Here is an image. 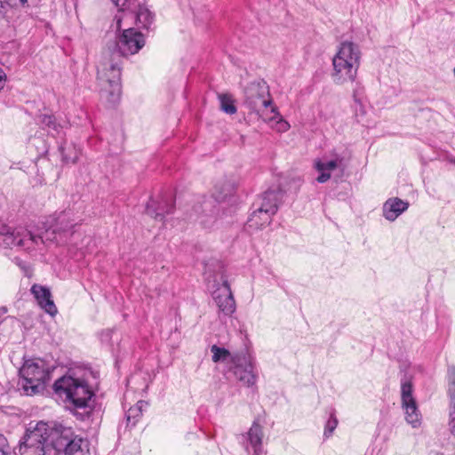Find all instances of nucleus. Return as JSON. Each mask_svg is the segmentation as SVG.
Instances as JSON below:
<instances>
[{
  "label": "nucleus",
  "instance_id": "obj_3",
  "mask_svg": "<svg viewBox=\"0 0 455 455\" xmlns=\"http://www.w3.org/2000/svg\"><path fill=\"white\" fill-rule=\"evenodd\" d=\"M360 50L357 44L352 42L340 44L338 52L332 59V80L337 84L347 82H355L360 66Z\"/></svg>",
  "mask_w": 455,
  "mask_h": 455
},
{
  "label": "nucleus",
  "instance_id": "obj_6",
  "mask_svg": "<svg viewBox=\"0 0 455 455\" xmlns=\"http://www.w3.org/2000/svg\"><path fill=\"white\" fill-rule=\"evenodd\" d=\"M52 448L57 455H90L89 441L62 425L52 429Z\"/></svg>",
  "mask_w": 455,
  "mask_h": 455
},
{
  "label": "nucleus",
  "instance_id": "obj_24",
  "mask_svg": "<svg viewBox=\"0 0 455 455\" xmlns=\"http://www.w3.org/2000/svg\"><path fill=\"white\" fill-rule=\"evenodd\" d=\"M327 413L329 415L328 419L326 420L324 426L323 435L325 438H329L336 429L338 426V419L336 416V410L333 407H330L327 409Z\"/></svg>",
  "mask_w": 455,
  "mask_h": 455
},
{
  "label": "nucleus",
  "instance_id": "obj_35",
  "mask_svg": "<svg viewBox=\"0 0 455 455\" xmlns=\"http://www.w3.org/2000/svg\"><path fill=\"white\" fill-rule=\"evenodd\" d=\"M262 8H263V9H265V8H266V3H265V2L262 4Z\"/></svg>",
  "mask_w": 455,
  "mask_h": 455
},
{
  "label": "nucleus",
  "instance_id": "obj_21",
  "mask_svg": "<svg viewBox=\"0 0 455 455\" xmlns=\"http://www.w3.org/2000/svg\"><path fill=\"white\" fill-rule=\"evenodd\" d=\"M409 207V203L398 197L387 199L383 204V216L386 220L394 221Z\"/></svg>",
  "mask_w": 455,
  "mask_h": 455
},
{
  "label": "nucleus",
  "instance_id": "obj_18",
  "mask_svg": "<svg viewBox=\"0 0 455 455\" xmlns=\"http://www.w3.org/2000/svg\"><path fill=\"white\" fill-rule=\"evenodd\" d=\"M30 292L35 298L38 306L51 316H55L58 313L57 307L52 298V292L49 287L34 283L30 288Z\"/></svg>",
  "mask_w": 455,
  "mask_h": 455
},
{
  "label": "nucleus",
  "instance_id": "obj_22",
  "mask_svg": "<svg viewBox=\"0 0 455 455\" xmlns=\"http://www.w3.org/2000/svg\"><path fill=\"white\" fill-rule=\"evenodd\" d=\"M342 164V159H331L329 161L316 160L315 162V168L320 172V175L316 178L319 183H325L331 178V172L340 167Z\"/></svg>",
  "mask_w": 455,
  "mask_h": 455
},
{
  "label": "nucleus",
  "instance_id": "obj_33",
  "mask_svg": "<svg viewBox=\"0 0 455 455\" xmlns=\"http://www.w3.org/2000/svg\"><path fill=\"white\" fill-rule=\"evenodd\" d=\"M7 313V308L5 307H0V323L2 322V316Z\"/></svg>",
  "mask_w": 455,
  "mask_h": 455
},
{
  "label": "nucleus",
  "instance_id": "obj_4",
  "mask_svg": "<svg viewBox=\"0 0 455 455\" xmlns=\"http://www.w3.org/2000/svg\"><path fill=\"white\" fill-rule=\"evenodd\" d=\"M53 391L60 397L65 396V402L75 409H87L94 396L92 388L83 378L64 375L55 380Z\"/></svg>",
  "mask_w": 455,
  "mask_h": 455
},
{
  "label": "nucleus",
  "instance_id": "obj_17",
  "mask_svg": "<svg viewBox=\"0 0 455 455\" xmlns=\"http://www.w3.org/2000/svg\"><path fill=\"white\" fill-rule=\"evenodd\" d=\"M446 395L448 398V427L455 436V365H448L446 374Z\"/></svg>",
  "mask_w": 455,
  "mask_h": 455
},
{
  "label": "nucleus",
  "instance_id": "obj_1",
  "mask_svg": "<svg viewBox=\"0 0 455 455\" xmlns=\"http://www.w3.org/2000/svg\"><path fill=\"white\" fill-rule=\"evenodd\" d=\"M71 210L55 212L43 221L37 232L23 227H12V232L5 241L9 242V249L32 251L45 242H55L59 244L68 243L75 234L73 228L77 221L73 218Z\"/></svg>",
  "mask_w": 455,
  "mask_h": 455
},
{
  "label": "nucleus",
  "instance_id": "obj_9",
  "mask_svg": "<svg viewBox=\"0 0 455 455\" xmlns=\"http://www.w3.org/2000/svg\"><path fill=\"white\" fill-rule=\"evenodd\" d=\"M234 187L229 183L223 185H215L214 192L211 198L202 197L199 204L193 207V212L197 216L196 220L204 228H210L216 220V215L219 212L215 203L230 201L234 195Z\"/></svg>",
  "mask_w": 455,
  "mask_h": 455
},
{
  "label": "nucleus",
  "instance_id": "obj_37",
  "mask_svg": "<svg viewBox=\"0 0 455 455\" xmlns=\"http://www.w3.org/2000/svg\"><path fill=\"white\" fill-rule=\"evenodd\" d=\"M453 73H454V76H455V67H454V69H453Z\"/></svg>",
  "mask_w": 455,
  "mask_h": 455
},
{
  "label": "nucleus",
  "instance_id": "obj_8",
  "mask_svg": "<svg viewBox=\"0 0 455 455\" xmlns=\"http://www.w3.org/2000/svg\"><path fill=\"white\" fill-rule=\"evenodd\" d=\"M48 423L39 421L34 427H28L20 440V455H45L47 449L52 447V429Z\"/></svg>",
  "mask_w": 455,
  "mask_h": 455
},
{
  "label": "nucleus",
  "instance_id": "obj_7",
  "mask_svg": "<svg viewBox=\"0 0 455 455\" xmlns=\"http://www.w3.org/2000/svg\"><path fill=\"white\" fill-rule=\"evenodd\" d=\"M121 65L113 60L100 63L98 67V80L100 83V97L109 107H115L122 93Z\"/></svg>",
  "mask_w": 455,
  "mask_h": 455
},
{
  "label": "nucleus",
  "instance_id": "obj_30",
  "mask_svg": "<svg viewBox=\"0 0 455 455\" xmlns=\"http://www.w3.org/2000/svg\"><path fill=\"white\" fill-rule=\"evenodd\" d=\"M363 87L359 82H355L353 88V98L355 102L360 103L363 96Z\"/></svg>",
  "mask_w": 455,
  "mask_h": 455
},
{
  "label": "nucleus",
  "instance_id": "obj_11",
  "mask_svg": "<svg viewBox=\"0 0 455 455\" xmlns=\"http://www.w3.org/2000/svg\"><path fill=\"white\" fill-rule=\"evenodd\" d=\"M413 377L404 371L401 378V403L405 414V420L412 427H419L421 424V414L417 401L413 396Z\"/></svg>",
  "mask_w": 455,
  "mask_h": 455
},
{
  "label": "nucleus",
  "instance_id": "obj_26",
  "mask_svg": "<svg viewBox=\"0 0 455 455\" xmlns=\"http://www.w3.org/2000/svg\"><path fill=\"white\" fill-rule=\"evenodd\" d=\"M220 109L228 115L235 114L237 108L235 105L234 100L228 94H220L219 96Z\"/></svg>",
  "mask_w": 455,
  "mask_h": 455
},
{
  "label": "nucleus",
  "instance_id": "obj_2",
  "mask_svg": "<svg viewBox=\"0 0 455 455\" xmlns=\"http://www.w3.org/2000/svg\"><path fill=\"white\" fill-rule=\"evenodd\" d=\"M211 352L212 353V361L214 363L227 362L229 360V371L232 372L241 383L249 387L255 385L257 375L254 372L252 357L247 348L230 353L229 350L225 347L213 345L211 347Z\"/></svg>",
  "mask_w": 455,
  "mask_h": 455
},
{
  "label": "nucleus",
  "instance_id": "obj_10",
  "mask_svg": "<svg viewBox=\"0 0 455 455\" xmlns=\"http://www.w3.org/2000/svg\"><path fill=\"white\" fill-rule=\"evenodd\" d=\"M113 4L120 7L119 14L115 16L116 29H121L122 22L130 15L135 19L138 28L150 29L154 23V13L144 4L145 0H111Z\"/></svg>",
  "mask_w": 455,
  "mask_h": 455
},
{
  "label": "nucleus",
  "instance_id": "obj_5",
  "mask_svg": "<svg viewBox=\"0 0 455 455\" xmlns=\"http://www.w3.org/2000/svg\"><path fill=\"white\" fill-rule=\"evenodd\" d=\"M19 384L26 395L42 392L51 379L52 371L41 358L26 359L19 370Z\"/></svg>",
  "mask_w": 455,
  "mask_h": 455
},
{
  "label": "nucleus",
  "instance_id": "obj_23",
  "mask_svg": "<svg viewBox=\"0 0 455 455\" xmlns=\"http://www.w3.org/2000/svg\"><path fill=\"white\" fill-rule=\"evenodd\" d=\"M63 163L75 164L79 157V149L73 144H68L66 141L59 147Z\"/></svg>",
  "mask_w": 455,
  "mask_h": 455
},
{
  "label": "nucleus",
  "instance_id": "obj_16",
  "mask_svg": "<svg viewBox=\"0 0 455 455\" xmlns=\"http://www.w3.org/2000/svg\"><path fill=\"white\" fill-rule=\"evenodd\" d=\"M284 191L280 186H272L262 193L253 203L255 206L264 211H270L268 213L274 216L283 201Z\"/></svg>",
  "mask_w": 455,
  "mask_h": 455
},
{
  "label": "nucleus",
  "instance_id": "obj_15",
  "mask_svg": "<svg viewBox=\"0 0 455 455\" xmlns=\"http://www.w3.org/2000/svg\"><path fill=\"white\" fill-rule=\"evenodd\" d=\"M212 297L219 308L220 314L224 316H231L235 313L236 305L227 279L222 280L221 283L216 284V289L212 291Z\"/></svg>",
  "mask_w": 455,
  "mask_h": 455
},
{
  "label": "nucleus",
  "instance_id": "obj_36",
  "mask_svg": "<svg viewBox=\"0 0 455 455\" xmlns=\"http://www.w3.org/2000/svg\"><path fill=\"white\" fill-rule=\"evenodd\" d=\"M107 332H108V336H109V335H110L111 331H110V330H108V331H107Z\"/></svg>",
  "mask_w": 455,
  "mask_h": 455
},
{
  "label": "nucleus",
  "instance_id": "obj_29",
  "mask_svg": "<svg viewBox=\"0 0 455 455\" xmlns=\"http://www.w3.org/2000/svg\"><path fill=\"white\" fill-rule=\"evenodd\" d=\"M12 449L9 445L7 438L0 434V455H10Z\"/></svg>",
  "mask_w": 455,
  "mask_h": 455
},
{
  "label": "nucleus",
  "instance_id": "obj_12",
  "mask_svg": "<svg viewBox=\"0 0 455 455\" xmlns=\"http://www.w3.org/2000/svg\"><path fill=\"white\" fill-rule=\"evenodd\" d=\"M243 104L251 112L256 113L271 106L272 99L267 83L263 80L250 83L244 88Z\"/></svg>",
  "mask_w": 455,
  "mask_h": 455
},
{
  "label": "nucleus",
  "instance_id": "obj_28",
  "mask_svg": "<svg viewBox=\"0 0 455 455\" xmlns=\"http://www.w3.org/2000/svg\"><path fill=\"white\" fill-rule=\"evenodd\" d=\"M12 232V227L4 224L0 220V247L8 248L9 249V242L5 241L7 235Z\"/></svg>",
  "mask_w": 455,
  "mask_h": 455
},
{
  "label": "nucleus",
  "instance_id": "obj_14",
  "mask_svg": "<svg viewBox=\"0 0 455 455\" xmlns=\"http://www.w3.org/2000/svg\"><path fill=\"white\" fill-rule=\"evenodd\" d=\"M175 207L171 191H163L158 199L151 197L146 204V213L156 220L164 221L166 215L173 212Z\"/></svg>",
  "mask_w": 455,
  "mask_h": 455
},
{
  "label": "nucleus",
  "instance_id": "obj_31",
  "mask_svg": "<svg viewBox=\"0 0 455 455\" xmlns=\"http://www.w3.org/2000/svg\"><path fill=\"white\" fill-rule=\"evenodd\" d=\"M6 3H3L0 1V16H4L6 13Z\"/></svg>",
  "mask_w": 455,
  "mask_h": 455
},
{
  "label": "nucleus",
  "instance_id": "obj_20",
  "mask_svg": "<svg viewBox=\"0 0 455 455\" xmlns=\"http://www.w3.org/2000/svg\"><path fill=\"white\" fill-rule=\"evenodd\" d=\"M252 212H251L248 220L246 222V228L250 230H259L266 226L269 225L272 221V215L264 211L262 208H259L252 204Z\"/></svg>",
  "mask_w": 455,
  "mask_h": 455
},
{
  "label": "nucleus",
  "instance_id": "obj_32",
  "mask_svg": "<svg viewBox=\"0 0 455 455\" xmlns=\"http://www.w3.org/2000/svg\"><path fill=\"white\" fill-rule=\"evenodd\" d=\"M78 415L82 420H84L90 417V411H86L85 413H79Z\"/></svg>",
  "mask_w": 455,
  "mask_h": 455
},
{
  "label": "nucleus",
  "instance_id": "obj_19",
  "mask_svg": "<svg viewBox=\"0 0 455 455\" xmlns=\"http://www.w3.org/2000/svg\"><path fill=\"white\" fill-rule=\"evenodd\" d=\"M263 429L259 425L258 419H254L250 429L244 435L246 444L244 446L246 451L250 454V447L253 451V455H263Z\"/></svg>",
  "mask_w": 455,
  "mask_h": 455
},
{
  "label": "nucleus",
  "instance_id": "obj_27",
  "mask_svg": "<svg viewBox=\"0 0 455 455\" xmlns=\"http://www.w3.org/2000/svg\"><path fill=\"white\" fill-rule=\"evenodd\" d=\"M141 415L140 408H130L125 413L126 427L135 426L138 418Z\"/></svg>",
  "mask_w": 455,
  "mask_h": 455
},
{
  "label": "nucleus",
  "instance_id": "obj_25",
  "mask_svg": "<svg viewBox=\"0 0 455 455\" xmlns=\"http://www.w3.org/2000/svg\"><path fill=\"white\" fill-rule=\"evenodd\" d=\"M38 121L42 125L47 127L58 134L62 129V126L57 122L56 117L53 115L40 114L38 116Z\"/></svg>",
  "mask_w": 455,
  "mask_h": 455
},
{
  "label": "nucleus",
  "instance_id": "obj_34",
  "mask_svg": "<svg viewBox=\"0 0 455 455\" xmlns=\"http://www.w3.org/2000/svg\"><path fill=\"white\" fill-rule=\"evenodd\" d=\"M22 5H25L28 3V0H20Z\"/></svg>",
  "mask_w": 455,
  "mask_h": 455
},
{
  "label": "nucleus",
  "instance_id": "obj_13",
  "mask_svg": "<svg viewBox=\"0 0 455 455\" xmlns=\"http://www.w3.org/2000/svg\"><path fill=\"white\" fill-rule=\"evenodd\" d=\"M121 32L116 38V48L122 56L137 53L145 45V37L134 28L118 30Z\"/></svg>",
  "mask_w": 455,
  "mask_h": 455
}]
</instances>
